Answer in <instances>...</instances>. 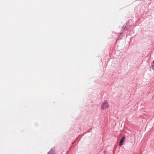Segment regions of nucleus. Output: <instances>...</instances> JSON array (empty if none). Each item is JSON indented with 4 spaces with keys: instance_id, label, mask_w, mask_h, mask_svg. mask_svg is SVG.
<instances>
[{
    "instance_id": "f03ea898",
    "label": "nucleus",
    "mask_w": 154,
    "mask_h": 154,
    "mask_svg": "<svg viewBox=\"0 0 154 154\" xmlns=\"http://www.w3.org/2000/svg\"><path fill=\"white\" fill-rule=\"evenodd\" d=\"M125 138V137H122V139H121V140H120V143H119V146H121L122 145L123 142L124 141Z\"/></svg>"
},
{
    "instance_id": "20e7f679",
    "label": "nucleus",
    "mask_w": 154,
    "mask_h": 154,
    "mask_svg": "<svg viewBox=\"0 0 154 154\" xmlns=\"http://www.w3.org/2000/svg\"><path fill=\"white\" fill-rule=\"evenodd\" d=\"M152 66L153 67H154V61H153V62H152Z\"/></svg>"
},
{
    "instance_id": "7ed1b4c3",
    "label": "nucleus",
    "mask_w": 154,
    "mask_h": 154,
    "mask_svg": "<svg viewBox=\"0 0 154 154\" xmlns=\"http://www.w3.org/2000/svg\"><path fill=\"white\" fill-rule=\"evenodd\" d=\"M48 154H55L54 150H51Z\"/></svg>"
},
{
    "instance_id": "f257e3e1",
    "label": "nucleus",
    "mask_w": 154,
    "mask_h": 154,
    "mask_svg": "<svg viewBox=\"0 0 154 154\" xmlns=\"http://www.w3.org/2000/svg\"><path fill=\"white\" fill-rule=\"evenodd\" d=\"M109 104L106 100H104L102 103L101 106V109L103 110L105 109H107L109 107Z\"/></svg>"
}]
</instances>
